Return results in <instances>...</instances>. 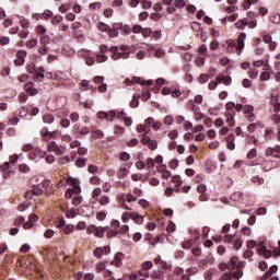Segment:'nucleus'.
<instances>
[{
  "mask_svg": "<svg viewBox=\"0 0 280 280\" xmlns=\"http://www.w3.org/2000/svg\"><path fill=\"white\" fill-rule=\"evenodd\" d=\"M244 40H246V33H241L237 38V44L235 40L230 39L228 40V47L229 49H233V47H235L237 51H242V49H244Z\"/></svg>",
  "mask_w": 280,
  "mask_h": 280,
  "instance_id": "1",
  "label": "nucleus"
},
{
  "mask_svg": "<svg viewBox=\"0 0 280 280\" xmlns=\"http://www.w3.org/2000/svg\"><path fill=\"white\" fill-rule=\"evenodd\" d=\"M224 242L228 244H233L234 250H240V248H242V246L244 244L242 238H240L238 236H235V235H231V234H228L224 236Z\"/></svg>",
  "mask_w": 280,
  "mask_h": 280,
  "instance_id": "2",
  "label": "nucleus"
},
{
  "mask_svg": "<svg viewBox=\"0 0 280 280\" xmlns=\"http://www.w3.org/2000/svg\"><path fill=\"white\" fill-rule=\"evenodd\" d=\"M148 51L154 58H165V49L161 48L159 45L147 44Z\"/></svg>",
  "mask_w": 280,
  "mask_h": 280,
  "instance_id": "3",
  "label": "nucleus"
},
{
  "mask_svg": "<svg viewBox=\"0 0 280 280\" xmlns=\"http://www.w3.org/2000/svg\"><path fill=\"white\" fill-rule=\"evenodd\" d=\"M30 73H34L33 80L34 82H44L45 80V68H37V69H28Z\"/></svg>",
  "mask_w": 280,
  "mask_h": 280,
  "instance_id": "4",
  "label": "nucleus"
},
{
  "mask_svg": "<svg viewBox=\"0 0 280 280\" xmlns=\"http://www.w3.org/2000/svg\"><path fill=\"white\" fill-rule=\"evenodd\" d=\"M27 57V51L25 50H19L16 52V59L14 60V65L16 67H23L25 65V58Z\"/></svg>",
  "mask_w": 280,
  "mask_h": 280,
  "instance_id": "5",
  "label": "nucleus"
},
{
  "mask_svg": "<svg viewBox=\"0 0 280 280\" xmlns=\"http://www.w3.org/2000/svg\"><path fill=\"white\" fill-rule=\"evenodd\" d=\"M141 142L143 143V145H148L150 150H156V148H159V143L156 142V140H151L149 136L142 137Z\"/></svg>",
  "mask_w": 280,
  "mask_h": 280,
  "instance_id": "6",
  "label": "nucleus"
},
{
  "mask_svg": "<svg viewBox=\"0 0 280 280\" xmlns=\"http://www.w3.org/2000/svg\"><path fill=\"white\" fill-rule=\"evenodd\" d=\"M258 253L262 255L265 259H270L272 257V252L266 248V243H259L258 245Z\"/></svg>",
  "mask_w": 280,
  "mask_h": 280,
  "instance_id": "7",
  "label": "nucleus"
},
{
  "mask_svg": "<svg viewBox=\"0 0 280 280\" xmlns=\"http://www.w3.org/2000/svg\"><path fill=\"white\" fill-rule=\"evenodd\" d=\"M108 253H110L109 246L97 247L96 249H94V257H96L97 259H102V256L108 255Z\"/></svg>",
  "mask_w": 280,
  "mask_h": 280,
  "instance_id": "8",
  "label": "nucleus"
},
{
  "mask_svg": "<svg viewBox=\"0 0 280 280\" xmlns=\"http://www.w3.org/2000/svg\"><path fill=\"white\" fill-rule=\"evenodd\" d=\"M98 119H107V121H113L117 117V114L115 112L105 113V112H100L97 114Z\"/></svg>",
  "mask_w": 280,
  "mask_h": 280,
  "instance_id": "9",
  "label": "nucleus"
},
{
  "mask_svg": "<svg viewBox=\"0 0 280 280\" xmlns=\"http://www.w3.org/2000/svg\"><path fill=\"white\" fill-rule=\"evenodd\" d=\"M11 162H4L3 165L1 166V172L3 178H10V174H13L12 171H10Z\"/></svg>",
  "mask_w": 280,
  "mask_h": 280,
  "instance_id": "10",
  "label": "nucleus"
},
{
  "mask_svg": "<svg viewBox=\"0 0 280 280\" xmlns=\"http://www.w3.org/2000/svg\"><path fill=\"white\" fill-rule=\"evenodd\" d=\"M117 201L119 202L121 209H126V211H131L132 208H130L128 205H126V194H120L117 196Z\"/></svg>",
  "mask_w": 280,
  "mask_h": 280,
  "instance_id": "11",
  "label": "nucleus"
},
{
  "mask_svg": "<svg viewBox=\"0 0 280 280\" xmlns=\"http://www.w3.org/2000/svg\"><path fill=\"white\" fill-rule=\"evenodd\" d=\"M121 261H124V254L118 252L115 254V258L110 262L112 266H116V268H121Z\"/></svg>",
  "mask_w": 280,
  "mask_h": 280,
  "instance_id": "12",
  "label": "nucleus"
},
{
  "mask_svg": "<svg viewBox=\"0 0 280 280\" xmlns=\"http://www.w3.org/2000/svg\"><path fill=\"white\" fill-rule=\"evenodd\" d=\"M217 82L220 83H223L225 86H230L231 82H232V79L230 75H222V74H219L217 77Z\"/></svg>",
  "mask_w": 280,
  "mask_h": 280,
  "instance_id": "13",
  "label": "nucleus"
},
{
  "mask_svg": "<svg viewBox=\"0 0 280 280\" xmlns=\"http://www.w3.org/2000/svg\"><path fill=\"white\" fill-rule=\"evenodd\" d=\"M196 240H200V234H197L196 238H190L182 244V248H185L186 250L191 248L194 244H196Z\"/></svg>",
  "mask_w": 280,
  "mask_h": 280,
  "instance_id": "14",
  "label": "nucleus"
},
{
  "mask_svg": "<svg viewBox=\"0 0 280 280\" xmlns=\"http://www.w3.org/2000/svg\"><path fill=\"white\" fill-rule=\"evenodd\" d=\"M242 266H244V264L237 265L236 271L232 272V279L238 280V279H242V277H244V271H242V269H241Z\"/></svg>",
  "mask_w": 280,
  "mask_h": 280,
  "instance_id": "15",
  "label": "nucleus"
},
{
  "mask_svg": "<svg viewBox=\"0 0 280 280\" xmlns=\"http://www.w3.org/2000/svg\"><path fill=\"white\" fill-rule=\"evenodd\" d=\"M277 270H279L277 265L271 266L269 270L264 273V280H268L270 277H272V275L277 272Z\"/></svg>",
  "mask_w": 280,
  "mask_h": 280,
  "instance_id": "16",
  "label": "nucleus"
},
{
  "mask_svg": "<svg viewBox=\"0 0 280 280\" xmlns=\"http://www.w3.org/2000/svg\"><path fill=\"white\" fill-rule=\"evenodd\" d=\"M172 183L175 184V187H177V194L180 191V187H183V179L180 178V175H175L172 177Z\"/></svg>",
  "mask_w": 280,
  "mask_h": 280,
  "instance_id": "17",
  "label": "nucleus"
},
{
  "mask_svg": "<svg viewBox=\"0 0 280 280\" xmlns=\"http://www.w3.org/2000/svg\"><path fill=\"white\" fill-rule=\"evenodd\" d=\"M33 86H34V83L32 82L25 84L24 89L26 93H28V95H36L38 93V91Z\"/></svg>",
  "mask_w": 280,
  "mask_h": 280,
  "instance_id": "18",
  "label": "nucleus"
},
{
  "mask_svg": "<svg viewBox=\"0 0 280 280\" xmlns=\"http://www.w3.org/2000/svg\"><path fill=\"white\" fill-rule=\"evenodd\" d=\"M247 25H248V19H242L235 23L236 30H246Z\"/></svg>",
  "mask_w": 280,
  "mask_h": 280,
  "instance_id": "19",
  "label": "nucleus"
},
{
  "mask_svg": "<svg viewBox=\"0 0 280 280\" xmlns=\"http://www.w3.org/2000/svg\"><path fill=\"white\" fill-rule=\"evenodd\" d=\"M131 220L136 222V224H143V215L138 212H131Z\"/></svg>",
  "mask_w": 280,
  "mask_h": 280,
  "instance_id": "20",
  "label": "nucleus"
},
{
  "mask_svg": "<svg viewBox=\"0 0 280 280\" xmlns=\"http://www.w3.org/2000/svg\"><path fill=\"white\" fill-rule=\"evenodd\" d=\"M106 231H108V226H104V228L97 226L94 236L95 237H104V233H106Z\"/></svg>",
  "mask_w": 280,
  "mask_h": 280,
  "instance_id": "21",
  "label": "nucleus"
},
{
  "mask_svg": "<svg viewBox=\"0 0 280 280\" xmlns=\"http://www.w3.org/2000/svg\"><path fill=\"white\" fill-rule=\"evenodd\" d=\"M61 231H62L66 235H71V233H73V231H75V225H73V224L65 225Z\"/></svg>",
  "mask_w": 280,
  "mask_h": 280,
  "instance_id": "22",
  "label": "nucleus"
},
{
  "mask_svg": "<svg viewBox=\"0 0 280 280\" xmlns=\"http://www.w3.org/2000/svg\"><path fill=\"white\" fill-rule=\"evenodd\" d=\"M69 10H71V4H69V3H62L58 8V11L60 12V14H67V12H69Z\"/></svg>",
  "mask_w": 280,
  "mask_h": 280,
  "instance_id": "23",
  "label": "nucleus"
},
{
  "mask_svg": "<svg viewBox=\"0 0 280 280\" xmlns=\"http://www.w3.org/2000/svg\"><path fill=\"white\" fill-rule=\"evenodd\" d=\"M259 126H260V128H264V125H261V122L249 124L247 126V130H248V132H255L257 130V128H259Z\"/></svg>",
  "mask_w": 280,
  "mask_h": 280,
  "instance_id": "24",
  "label": "nucleus"
},
{
  "mask_svg": "<svg viewBox=\"0 0 280 280\" xmlns=\"http://www.w3.org/2000/svg\"><path fill=\"white\" fill-rule=\"evenodd\" d=\"M105 233H107L106 237L108 240H110L112 237H117V235H119V230H112L109 226H108V230L105 231Z\"/></svg>",
  "mask_w": 280,
  "mask_h": 280,
  "instance_id": "25",
  "label": "nucleus"
},
{
  "mask_svg": "<svg viewBox=\"0 0 280 280\" xmlns=\"http://www.w3.org/2000/svg\"><path fill=\"white\" fill-rule=\"evenodd\" d=\"M110 203V197L104 195L98 199V205H101L102 207H106V205Z\"/></svg>",
  "mask_w": 280,
  "mask_h": 280,
  "instance_id": "26",
  "label": "nucleus"
},
{
  "mask_svg": "<svg viewBox=\"0 0 280 280\" xmlns=\"http://www.w3.org/2000/svg\"><path fill=\"white\" fill-rule=\"evenodd\" d=\"M109 51H110V58H112V60H116L117 59V56H118V54H119V47H117V46H112L110 48H109Z\"/></svg>",
  "mask_w": 280,
  "mask_h": 280,
  "instance_id": "27",
  "label": "nucleus"
},
{
  "mask_svg": "<svg viewBox=\"0 0 280 280\" xmlns=\"http://www.w3.org/2000/svg\"><path fill=\"white\" fill-rule=\"evenodd\" d=\"M129 171L127 167H120L117 172V176L118 178H126V176H128Z\"/></svg>",
  "mask_w": 280,
  "mask_h": 280,
  "instance_id": "28",
  "label": "nucleus"
},
{
  "mask_svg": "<svg viewBox=\"0 0 280 280\" xmlns=\"http://www.w3.org/2000/svg\"><path fill=\"white\" fill-rule=\"evenodd\" d=\"M65 18L62 15H55L51 18V25H60Z\"/></svg>",
  "mask_w": 280,
  "mask_h": 280,
  "instance_id": "29",
  "label": "nucleus"
},
{
  "mask_svg": "<svg viewBox=\"0 0 280 280\" xmlns=\"http://www.w3.org/2000/svg\"><path fill=\"white\" fill-rule=\"evenodd\" d=\"M95 59L96 62H106L108 60V57L102 52H95Z\"/></svg>",
  "mask_w": 280,
  "mask_h": 280,
  "instance_id": "30",
  "label": "nucleus"
},
{
  "mask_svg": "<svg viewBox=\"0 0 280 280\" xmlns=\"http://www.w3.org/2000/svg\"><path fill=\"white\" fill-rule=\"evenodd\" d=\"M40 137H43L44 141H49V129L47 127L40 129Z\"/></svg>",
  "mask_w": 280,
  "mask_h": 280,
  "instance_id": "31",
  "label": "nucleus"
},
{
  "mask_svg": "<svg viewBox=\"0 0 280 280\" xmlns=\"http://www.w3.org/2000/svg\"><path fill=\"white\" fill-rule=\"evenodd\" d=\"M19 23H20L21 27H23V30L30 28V21H27V19H25L23 16L19 18Z\"/></svg>",
  "mask_w": 280,
  "mask_h": 280,
  "instance_id": "32",
  "label": "nucleus"
},
{
  "mask_svg": "<svg viewBox=\"0 0 280 280\" xmlns=\"http://www.w3.org/2000/svg\"><path fill=\"white\" fill-rule=\"evenodd\" d=\"M43 121H44V124H54V121H55L54 115L45 114L43 116Z\"/></svg>",
  "mask_w": 280,
  "mask_h": 280,
  "instance_id": "33",
  "label": "nucleus"
},
{
  "mask_svg": "<svg viewBox=\"0 0 280 280\" xmlns=\"http://www.w3.org/2000/svg\"><path fill=\"white\" fill-rule=\"evenodd\" d=\"M128 58H130V52H119L118 55H116V59L115 60H128Z\"/></svg>",
  "mask_w": 280,
  "mask_h": 280,
  "instance_id": "34",
  "label": "nucleus"
},
{
  "mask_svg": "<svg viewBox=\"0 0 280 280\" xmlns=\"http://www.w3.org/2000/svg\"><path fill=\"white\" fill-rule=\"evenodd\" d=\"M270 23H273L275 25H279L280 23V14L275 13L269 18Z\"/></svg>",
  "mask_w": 280,
  "mask_h": 280,
  "instance_id": "35",
  "label": "nucleus"
},
{
  "mask_svg": "<svg viewBox=\"0 0 280 280\" xmlns=\"http://www.w3.org/2000/svg\"><path fill=\"white\" fill-rule=\"evenodd\" d=\"M36 45H38V39L33 38L26 42V47L27 49H34V47H36Z\"/></svg>",
  "mask_w": 280,
  "mask_h": 280,
  "instance_id": "36",
  "label": "nucleus"
},
{
  "mask_svg": "<svg viewBox=\"0 0 280 280\" xmlns=\"http://www.w3.org/2000/svg\"><path fill=\"white\" fill-rule=\"evenodd\" d=\"M66 224H67V221H65V219H59V220L55 221V226L57 229H60V231H62V229H65Z\"/></svg>",
  "mask_w": 280,
  "mask_h": 280,
  "instance_id": "37",
  "label": "nucleus"
},
{
  "mask_svg": "<svg viewBox=\"0 0 280 280\" xmlns=\"http://www.w3.org/2000/svg\"><path fill=\"white\" fill-rule=\"evenodd\" d=\"M130 220H132V212H124L121 215V221L128 223Z\"/></svg>",
  "mask_w": 280,
  "mask_h": 280,
  "instance_id": "38",
  "label": "nucleus"
},
{
  "mask_svg": "<svg viewBox=\"0 0 280 280\" xmlns=\"http://www.w3.org/2000/svg\"><path fill=\"white\" fill-rule=\"evenodd\" d=\"M139 97H141V96H139V95H133L132 96V101L130 102V107L131 108L139 107Z\"/></svg>",
  "mask_w": 280,
  "mask_h": 280,
  "instance_id": "39",
  "label": "nucleus"
},
{
  "mask_svg": "<svg viewBox=\"0 0 280 280\" xmlns=\"http://www.w3.org/2000/svg\"><path fill=\"white\" fill-rule=\"evenodd\" d=\"M100 196H102V188H95L92 192L93 200H100Z\"/></svg>",
  "mask_w": 280,
  "mask_h": 280,
  "instance_id": "40",
  "label": "nucleus"
},
{
  "mask_svg": "<svg viewBox=\"0 0 280 280\" xmlns=\"http://www.w3.org/2000/svg\"><path fill=\"white\" fill-rule=\"evenodd\" d=\"M252 183H254V185H264V177L256 175L252 177Z\"/></svg>",
  "mask_w": 280,
  "mask_h": 280,
  "instance_id": "41",
  "label": "nucleus"
},
{
  "mask_svg": "<svg viewBox=\"0 0 280 280\" xmlns=\"http://www.w3.org/2000/svg\"><path fill=\"white\" fill-rule=\"evenodd\" d=\"M166 231L167 233H174V231H176V223L174 221H170Z\"/></svg>",
  "mask_w": 280,
  "mask_h": 280,
  "instance_id": "42",
  "label": "nucleus"
},
{
  "mask_svg": "<svg viewBox=\"0 0 280 280\" xmlns=\"http://www.w3.org/2000/svg\"><path fill=\"white\" fill-rule=\"evenodd\" d=\"M43 19L45 21H49V19L54 18V12H51L50 10H46L44 11V13L42 14Z\"/></svg>",
  "mask_w": 280,
  "mask_h": 280,
  "instance_id": "43",
  "label": "nucleus"
},
{
  "mask_svg": "<svg viewBox=\"0 0 280 280\" xmlns=\"http://www.w3.org/2000/svg\"><path fill=\"white\" fill-rule=\"evenodd\" d=\"M151 279L153 280H161L163 279V272L161 271H154L151 273Z\"/></svg>",
  "mask_w": 280,
  "mask_h": 280,
  "instance_id": "44",
  "label": "nucleus"
},
{
  "mask_svg": "<svg viewBox=\"0 0 280 280\" xmlns=\"http://www.w3.org/2000/svg\"><path fill=\"white\" fill-rule=\"evenodd\" d=\"M97 27H98V30H100L101 32H108V30H110V26L107 25V24H105V23H103V22H100V23L97 24Z\"/></svg>",
  "mask_w": 280,
  "mask_h": 280,
  "instance_id": "45",
  "label": "nucleus"
},
{
  "mask_svg": "<svg viewBox=\"0 0 280 280\" xmlns=\"http://www.w3.org/2000/svg\"><path fill=\"white\" fill-rule=\"evenodd\" d=\"M220 280H233V272L226 271V272L222 273Z\"/></svg>",
  "mask_w": 280,
  "mask_h": 280,
  "instance_id": "46",
  "label": "nucleus"
},
{
  "mask_svg": "<svg viewBox=\"0 0 280 280\" xmlns=\"http://www.w3.org/2000/svg\"><path fill=\"white\" fill-rule=\"evenodd\" d=\"M58 143H56V141H51L48 144V151L49 152H56V150H58Z\"/></svg>",
  "mask_w": 280,
  "mask_h": 280,
  "instance_id": "47",
  "label": "nucleus"
},
{
  "mask_svg": "<svg viewBox=\"0 0 280 280\" xmlns=\"http://www.w3.org/2000/svg\"><path fill=\"white\" fill-rule=\"evenodd\" d=\"M206 82H209V74L202 73L199 75V83L200 84H206Z\"/></svg>",
  "mask_w": 280,
  "mask_h": 280,
  "instance_id": "48",
  "label": "nucleus"
},
{
  "mask_svg": "<svg viewBox=\"0 0 280 280\" xmlns=\"http://www.w3.org/2000/svg\"><path fill=\"white\" fill-rule=\"evenodd\" d=\"M172 124H174V116L168 115L164 118V125L165 126H172Z\"/></svg>",
  "mask_w": 280,
  "mask_h": 280,
  "instance_id": "49",
  "label": "nucleus"
},
{
  "mask_svg": "<svg viewBox=\"0 0 280 280\" xmlns=\"http://www.w3.org/2000/svg\"><path fill=\"white\" fill-rule=\"evenodd\" d=\"M186 275H187L188 277H194V275H198V269H197V267H191V268L187 269Z\"/></svg>",
  "mask_w": 280,
  "mask_h": 280,
  "instance_id": "50",
  "label": "nucleus"
},
{
  "mask_svg": "<svg viewBox=\"0 0 280 280\" xmlns=\"http://www.w3.org/2000/svg\"><path fill=\"white\" fill-rule=\"evenodd\" d=\"M25 223V217H19L14 220V226H22Z\"/></svg>",
  "mask_w": 280,
  "mask_h": 280,
  "instance_id": "51",
  "label": "nucleus"
},
{
  "mask_svg": "<svg viewBox=\"0 0 280 280\" xmlns=\"http://www.w3.org/2000/svg\"><path fill=\"white\" fill-rule=\"evenodd\" d=\"M119 160L124 161V162L130 161V153H128V152L120 153Z\"/></svg>",
  "mask_w": 280,
  "mask_h": 280,
  "instance_id": "52",
  "label": "nucleus"
},
{
  "mask_svg": "<svg viewBox=\"0 0 280 280\" xmlns=\"http://www.w3.org/2000/svg\"><path fill=\"white\" fill-rule=\"evenodd\" d=\"M104 270H106V264L104 262H97L96 264V272H104Z\"/></svg>",
  "mask_w": 280,
  "mask_h": 280,
  "instance_id": "53",
  "label": "nucleus"
},
{
  "mask_svg": "<svg viewBox=\"0 0 280 280\" xmlns=\"http://www.w3.org/2000/svg\"><path fill=\"white\" fill-rule=\"evenodd\" d=\"M275 167V164L272 162H267L264 164L262 170L264 172H270Z\"/></svg>",
  "mask_w": 280,
  "mask_h": 280,
  "instance_id": "54",
  "label": "nucleus"
},
{
  "mask_svg": "<svg viewBox=\"0 0 280 280\" xmlns=\"http://www.w3.org/2000/svg\"><path fill=\"white\" fill-rule=\"evenodd\" d=\"M36 30L37 34H40L42 36H45V34H47V27H45L44 25H38Z\"/></svg>",
  "mask_w": 280,
  "mask_h": 280,
  "instance_id": "55",
  "label": "nucleus"
},
{
  "mask_svg": "<svg viewBox=\"0 0 280 280\" xmlns=\"http://www.w3.org/2000/svg\"><path fill=\"white\" fill-rule=\"evenodd\" d=\"M148 52H145V50H140L136 54V58L137 60H143L145 58Z\"/></svg>",
  "mask_w": 280,
  "mask_h": 280,
  "instance_id": "56",
  "label": "nucleus"
},
{
  "mask_svg": "<svg viewBox=\"0 0 280 280\" xmlns=\"http://www.w3.org/2000/svg\"><path fill=\"white\" fill-rule=\"evenodd\" d=\"M253 110H255V107H253V105H245L243 107V113H245L246 115L253 113Z\"/></svg>",
  "mask_w": 280,
  "mask_h": 280,
  "instance_id": "57",
  "label": "nucleus"
},
{
  "mask_svg": "<svg viewBox=\"0 0 280 280\" xmlns=\"http://www.w3.org/2000/svg\"><path fill=\"white\" fill-rule=\"evenodd\" d=\"M265 139L266 141H268V139H272V129H270L269 127L265 129Z\"/></svg>",
  "mask_w": 280,
  "mask_h": 280,
  "instance_id": "58",
  "label": "nucleus"
},
{
  "mask_svg": "<svg viewBox=\"0 0 280 280\" xmlns=\"http://www.w3.org/2000/svg\"><path fill=\"white\" fill-rule=\"evenodd\" d=\"M260 80L261 82H268L270 80V72H261Z\"/></svg>",
  "mask_w": 280,
  "mask_h": 280,
  "instance_id": "59",
  "label": "nucleus"
},
{
  "mask_svg": "<svg viewBox=\"0 0 280 280\" xmlns=\"http://www.w3.org/2000/svg\"><path fill=\"white\" fill-rule=\"evenodd\" d=\"M154 266V264H152V261H144L142 264V269L143 270H152V267Z\"/></svg>",
  "mask_w": 280,
  "mask_h": 280,
  "instance_id": "60",
  "label": "nucleus"
},
{
  "mask_svg": "<svg viewBox=\"0 0 280 280\" xmlns=\"http://www.w3.org/2000/svg\"><path fill=\"white\" fill-rule=\"evenodd\" d=\"M174 5L175 8H185L187 3L185 2V0H175Z\"/></svg>",
  "mask_w": 280,
  "mask_h": 280,
  "instance_id": "61",
  "label": "nucleus"
},
{
  "mask_svg": "<svg viewBox=\"0 0 280 280\" xmlns=\"http://www.w3.org/2000/svg\"><path fill=\"white\" fill-rule=\"evenodd\" d=\"M257 156V150L254 148L247 153V159H255Z\"/></svg>",
  "mask_w": 280,
  "mask_h": 280,
  "instance_id": "62",
  "label": "nucleus"
},
{
  "mask_svg": "<svg viewBox=\"0 0 280 280\" xmlns=\"http://www.w3.org/2000/svg\"><path fill=\"white\" fill-rule=\"evenodd\" d=\"M177 166H178V160H172V161L168 163L170 170H176Z\"/></svg>",
  "mask_w": 280,
  "mask_h": 280,
  "instance_id": "63",
  "label": "nucleus"
},
{
  "mask_svg": "<svg viewBox=\"0 0 280 280\" xmlns=\"http://www.w3.org/2000/svg\"><path fill=\"white\" fill-rule=\"evenodd\" d=\"M273 156L280 159V145L273 147Z\"/></svg>",
  "mask_w": 280,
  "mask_h": 280,
  "instance_id": "64",
  "label": "nucleus"
}]
</instances>
